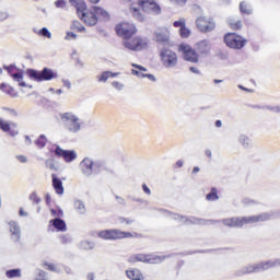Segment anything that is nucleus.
Here are the masks:
<instances>
[{"mask_svg": "<svg viewBox=\"0 0 280 280\" xmlns=\"http://www.w3.org/2000/svg\"><path fill=\"white\" fill-rule=\"evenodd\" d=\"M246 218H247V224H257V222H268V220L272 218V214L268 212H264L258 215H252Z\"/></svg>", "mask_w": 280, "mask_h": 280, "instance_id": "6ab92c4d", "label": "nucleus"}, {"mask_svg": "<svg viewBox=\"0 0 280 280\" xmlns=\"http://www.w3.org/2000/svg\"><path fill=\"white\" fill-rule=\"evenodd\" d=\"M178 51L187 62H192L194 65L200 62V54H198V51H196L189 44H179Z\"/></svg>", "mask_w": 280, "mask_h": 280, "instance_id": "20e7f679", "label": "nucleus"}, {"mask_svg": "<svg viewBox=\"0 0 280 280\" xmlns=\"http://www.w3.org/2000/svg\"><path fill=\"white\" fill-rule=\"evenodd\" d=\"M43 268L49 270L50 272H56V265L54 262H44Z\"/></svg>", "mask_w": 280, "mask_h": 280, "instance_id": "e433bc0d", "label": "nucleus"}, {"mask_svg": "<svg viewBox=\"0 0 280 280\" xmlns=\"http://www.w3.org/2000/svg\"><path fill=\"white\" fill-rule=\"evenodd\" d=\"M206 156H207L208 159H211V150H206Z\"/></svg>", "mask_w": 280, "mask_h": 280, "instance_id": "4d7b16f0", "label": "nucleus"}, {"mask_svg": "<svg viewBox=\"0 0 280 280\" xmlns=\"http://www.w3.org/2000/svg\"><path fill=\"white\" fill-rule=\"evenodd\" d=\"M112 86H114V89H118V91H120L121 86H124V85H121V83L115 81L112 83Z\"/></svg>", "mask_w": 280, "mask_h": 280, "instance_id": "09e8293b", "label": "nucleus"}, {"mask_svg": "<svg viewBox=\"0 0 280 280\" xmlns=\"http://www.w3.org/2000/svg\"><path fill=\"white\" fill-rule=\"evenodd\" d=\"M223 40L230 49H243L246 46L247 40L237 33H226Z\"/></svg>", "mask_w": 280, "mask_h": 280, "instance_id": "39448f33", "label": "nucleus"}, {"mask_svg": "<svg viewBox=\"0 0 280 280\" xmlns=\"http://www.w3.org/2000/svg\"><path fill=\"white\" fill-rule=\"evenodd\" d=\"M222 224H224V226H229L230 229H242V226H246L248 223L246 217H233L222 219Z\"/></svg>", "mask_w": 280, "mask_h": 280, "instance_id": "4468645a", "label": "nucleus"}, {"mask_svg": "<svg viewBox=\"0 0 280 280\" xmlns=\"http://www.w3.org/2000/svg\"><path fill=\"white\" fill-rule=\"evenodd\" d=\"M51 213H56V210H51Z\"/></svg>", "mask_w": 280, "mask_h": 280, "instance_id": "e2e57ef3", "label": "nucleus"}, {"mask_svg": "<svg viewBox=\"0 0 280 280\" xmlns=\"http://www.w3.org/2000/svg\"><path fill=\"white\" fill-rule=\"evenodd\" d=\"M4 110H8L12 117H19V113L15 109L4 108Z\"/></svg>", "mask_w": 280, "mask_h": 280, "instance_id": "49530a36", "label": "nucleus"}, {"mask_svg": "<svg viewBox=\"0 0 280 280\" xmlns=\"http://www.w3.org/2000/svg\"><path fill=\"white\" fill-rule=\"evenodd\" d=\"M215 126H217V128H222V121L221 120H217L215 121Z\"/></svg>", "mask_w": 280, "mask_h": 280, "instance_id": "6e6d98bb", "label": "nucleus"}, {"mask_svg": "<svg viewBox=\"0 0 280 280\" xmlns=\"http://www.w3.org/2000/svg\"><path fill=\"white\" fill-rule=\"evenodd\" d=\"M26 75H28V78L31 80H34L35 82H47L49 80H54V79L58 78V74L49 68H44L43 71L27 69Z\"/></svg>", "mask_w": 280, "mask_h": 280, "instance_id": "7ed1b4c3", "label": "nucleus"}, {"mask_svg": "<svg viewBox=\"0 0 280 280\" xmlns=\"http://www.w3.org/2000/svg\"><path fill=\"white\" fill-rule=\"evenodd\" d=\"M220 197L218 196V188H211V191L206 196V200L209 202H213L218 200Z\"/></svg>", "mask_w": 280, "mask_h": 280, "instance_id": "7c9ffc66", "label": "nucleus"}, {"mask_svg": "<svg viewBox=\"0 0 280 280\" xmlns=\"http://www.w3.org/2000/svg\"><path fill=\"white\" fill-rule=\"evenodd\" d=\"M61 119L67 122V128L70 132H78L80 130V119L78 116L71 113H65L61 115Z\"/></svg>", "mask_w": 280, "mask_h": 280, "instance_id": "9b49d317", "label": "nucleus"}, {"mask_svg": "<svg viewBox=\"0 0 280 280\" xmlns=\"http://www.w3.org/2000/svg\"><path fill=\"white\" fill-rule=\"evenodd\" d=\"M71 30L73 32H86V27H84L80 21H73L71 24Z\"/></svg>", "mask_w": 280, "mask_h": 280, "instance_id": "2f4dec72", "label": "nucleus"}, {"mask_svg": "<svg viewBox=\"0 0 280 280\" xmlns=\"http://www.w3.org/2000/svg\"><path fill=\"white\" fill-rule=\"evenodd\" d=\"M128 261L129 264H137L139 261L142 264H161L163 257L148 254H135L129 257Z\"/></svg>", "mask_w": 280, "mask_h": 280, "instance_id": "1a4fd4ad", "label": "nucleus"}, {"mask_svg": "<svg viewBox=\"0 0 280 280\" xmlns=\"http://www.w3.org/2000/svg\"><path fill=\"white\" fill-rule=\"evenodd\" d=\"M19 213H20V215H27V212H24L23 208L20 209Z\"/></svg>", "mask_w": 280, "mask_h": 280, "instance_id": "13d9d810", "label": "nucleus"}, {"mask_svg": "<svg viewBox=\"0 0 280 280\" xmlns=\"http://www.w3.org/2000/svg\"><path fill=\"white\" fill-rule=\"evenodd\" d=\"M160 58L162 65L167 69H173L178 65V55L172 49L163 48L160 51Z\"/></svg>", "mask_w": 280, "mask_h": 280, "instance_id": "0eeeda50", "label": "nucleus"}, {"mask_svg": "<svg viewBox=\"0 0 280 280\" xmlns=\"http://www.w3.org/2000/svg\"><path fill=\"white\" fill-rule=\"evenodd\" d=\"M142 189H143L144 194H147L148 196H150L152 194V191L149 189L148 185H145V184L142 185Z\"/></svg>", "mask_w": 280, "mask_h": 280, "instance_id": "de8ad7c7", "label": "nucleus"}, {"mask_svg": "<svg viewBox=\"0 0 280 280\" xmlns=\"http://www.w3.org/2000/svg\"><path fill=\"white\" fill-rule=\"evenodd\" d=\"M127 278L130 280H145V276L138 268L126 271Z\"/></svg>", "mask_w": 280, "mask_h": 280, "instance_id": "5701e85b", "label": "nucleus"}, {"mask_svg": "<svg viewBox=\"0 0 280 280\" xmlns=\"http://www.w3.org/2000/svg\"><path fill=\"white\" fill-rule=\"evenodd\" d=\"M12 79L14 82H19V86H26L25 81H23V72L18 71L13 74Z\"/></svg>", "mask_w": 280, "mask_h": 280, "instance_id": "473e14b6", "label": "nucleus"}, {"mask_svg": "<svg viewBox=\"0 0 280 280\" xmlns=\"http://www.w3.org/2000/svg\"><path fill=\"white\" fill-rule=\"evenodd\" d=\"M156 43L167 45L170 43V31L164 30L155 33Z\"/></svg>", "mask_w": 280, "mask_h": 280, "instance_id": "aec40b11", "label": "nucleus"}, {"mask_svg": "<svg viewBox=\"0 0 280 280\" xmlns=\"http://www.w3.org/2000/svg\"><path fill=\"white\" fill-rule=\"evenodd\" d=\"M80 165L83 174H86L88 176L93 174V160L85 158Z\"/></svg>", "mask_w": 280, "mask_h": 280, "instance_id": "4be33fe9", "label": "nucleus"}, {"mask_svg": "<svg viewBox=\"0 0 280 280\" xmlns=\"http://www.w3.org/2000/svg\"><path fill=\"white\" fill-rule=\"evenodd\" d=\"M56 8H67V1L65 0H57L55 1Z\"/></svg>", "mask_w": 280, "mask_h": 280, "instance_id": "a18cd8bd", "label": "nucleus"}, {"mask_svg": "<svg viewBox=\"0 0 280 280\" xmlns=\"http://www.w3.org/2000/svg\"><path fill=\"white\" fill-rule=\"evenodd\" d=\"M5 69L11 78L16 73V67L14 66H8Z\"/></svg>", "mask_w": 280, "mask_h": 280, "instance_id": "79ce46f5", "label": "nucleus"}, {"mask_svg": "<svg viewBox=\"0 0 280 280\" xmlns=\"http://www.w3.org/2000/svg\"><path fill=\"white\" fill-rule=\"evenodd\" d=\"M30 200H32L34 205H38L40 202V197H38V194L32 192L30 195Z\"/></svg>", "mask_w": 280, "mask_h": 280, "instance_id": "4c0bfd02", "label": "nucleus"}, {"mask_svg": "<svg viewBox=\"0 0 280 280\" xmlns=\"http://www.w3.org/2000/svg\"><path fill=\"white\" fill-rule=\"evenodd\" d=\"M269 268H272V262H261L258 265H249L246 267V270L244 271V275H250L253 272H259L261 270H268Z\"/></svg>", "mask_w": 280, "mask_h": 280, "instance_id": "a211bd4d", "label": "nucleus"}, {"mask_svg": "<svg viewBox=\"0 0 280 280\" xmlns=\"http://www.w3.org/2000/svg\"><path fill=\"white\" fill-rule=\"evenodd\" d=\"M174 27H179L180 38H189L191 36V31L187 27V22L185 19H179L173 23Z\"/></svg>", "mask_w": 280, "mask_h": 280, "instance_id": "f3484780", "label": "nucleus"}, {"mask_svg": "<svg viewBox=\"0 0 280 280\" xmlns=\"http://www.w3.org/2000/svg\"><path fill=\"white\" fill-rule=\"evenodd\" d=\"M199 32H213L215 30V22L211 18L200 16L196 21Z\"/></svg>", "mask_w": 280, "mask_h": 280, "instance_id": "ddd939ff", "label": "nucleus"}, {"mask_svg": "<svg viewBox=\"0 0 280 280\" xmlns=\"http://www.w3.org/2000/svg\"><path fill=\"white\" fill-rule=\"evenodd\" d=\"M189 71H191V73L200 74V70H198V68H196V67H190Z\"/></svg>", "mask_w": 280, "mask_h": 280, "instance_id": "603ef678", "label": "nucleus"}, {"mask_svg": "<svg viewBox=\"0 0 280 280\" xmlns=\"http://www.w3.org/2000/svg\"><path fill=\"white\" fill-rule=\"evenodd\" d=\"M240 11L242 12V14H252V12H253V11H250V9L248 8V4H246V2L240 3Z\"/></svg>", "mask_w": 280, "mask_h": 280, "instance_id": "c9c22d12", "label": "nucleus"}, {"mask_svg": "<svg viewBox=\"0 0 280 280\" xmlns=\"http://www.w3.org/2000/svg\"><path fill=\"white\" fill-rule=\"evenodd\" d=\"M39 35L44 36L45 38H51V33L49 32V30H47V27H43L39 31Z\"/></svg>", "mask_w": 280, "mask_h": 280, "instance_id": "ea45409f", "label": "nucleus"}, {"mask_svg": "<svg viewBox=\"0 0 280 280\" xmlns=\"http://www.w3.org/2000/svg\"><path fill=\"white\" fill-rule=\"evenodd\" d=\"M130 12H131L132 16L135 19H137V21H143L144 18H143V14L141 13V10H139L135 7H131Z\"/></svg>", "mask_w": 280, "mask_h": 280, "instance_id": "72a5a7b5", "label": "nucleus"}, {"mask_svg": "<svg viewBox=\"0 0 280 280\" xmlns=\"http://www.w3.org/2000/svg\"><path fill=\"white\" fill-rule=\"evenodd\" d=\"M197 51L200 56H207L209 55V51H211V45H209L207 40H201L197 44Z\"/></svg>", "mask_w": 280, "mask_h": 280, "instance_id": "b1692460", "label": "nucleus"}, {"mask_svg": "<svg viewBox=\"0 0 280 280\" xmlns=\"http://www.w3.org/2000/svg\"><path fill=\"white\" fill-rule=\"evenodd\" d=\"M122 1H130V0H122Z\"/></svg>", "mask_w": 280, "mask_h": 280, "instance_id": "69168bd1", "label": "nucleus"}, {"mask_svg": "<svg viewBox=\"0 0 280 280\" xmlns=\"http://www.w3.org/2000/svg\"><path fill=\"white\" fill-rule=\"evenodd\" d=\"M85 244H93V243L86 242Z\"/></svg>", "mask_w": 280, "mask_h": 280, "instance_id": "0e129e2a", "label": "nucleus"}, {"mask_svg": "<svg viewBox=\"0 0 280 280\" xmlns=\"http://www.w3.org/2000/svg\"><path fill=\"white\" fill-rule=\"evenodd\" d=\"M115 32L124 40L137 35V26L132 23L121 22L115 26Z\"/></svg>", "mask_w": 280, "mask_h": 280, "instance_id": "423d86ee", "label": "nucleus"}, {"mask_svg": "<svg viewBox=\"0 0 280 280\" xmlns=\"http://www.w3.org/2000/svg\"><path fill=\"white\" fill-rule=\"evenodd\" d=\"M118 222H119V224H127V225H129V224H132V222H135V220L126 219L124 217H120V218H118Z\"/></svg>", "mask_w": 280, "mask_h": 280, "instance_id": "a19ab883", "label": "nucleus"}, {"mask_svg": "<svg viewBox=\"0 0 280 280\" xmlns=\"http://www.w3.org/2000/svg\"><path fill=\"white\" fill-rule=\"evenodd\" d=\"M11 225V233H13V235H19V226L16 225V223L12 222L10 223Z\"/></svg>", "mask_w": 280, "mask_h": 280, "instance_id": "c03bdc74", "label": "nucleus"}, {"mask_svg": "<svg viewBox=\"0 0 280 280\" xmlns=\"http://www.w3.org/2000/svg\"><path fill=\"white\" fill-rule=\"evenodd\" d=\"M228 25L234 32H237L238 30H242L244 23L242 22V20L231 19V20H229Z\"/></svg>", "mask_w": 280, "mask_h": 280, "instance_id": "bb28decb", "label": "nucleus"}, {"mask_svg": "<svg viewBox=\"0 0 280 280\" xmlns=\"http://www.w3.org/2000/svg\"><path fill=\"white\" fill-rule=\"evenodd\" d=\"M117 75H119V73L105 71L101 75H98V82H106L108 78H117Z\"/></svg>", "mask_w": 280, "mask_h": 280, "instance_id": "c85d7f7f", "label": "nucleus"}, {"mask_svg": "<svg viewBox=\"0 0 280 280\" xmlns=\"http://www.w3.org/2000/svg\"><path fill=\"white\" fill-rule=\"evenodd\" d=\"M16 128H19L16 122H10L0 118V130H2V132H9L11 137H16V135H19V130H16Z\"/></svg>", "mask_w": 280, "mask_h": 280, "instance_id": "2eb2a0df", "label": "nucleus"}, {"mask_svg": "<svg viewBox=\"0 0 280 280\" xmlns=\"http://www.w3.org/2000/svg\"><path fill=\"white\" fill-rule=\"evenodd\" d=\"M74 209H78L79 213H83L85 211L84 203H82L81 201H75Z\"/></svg>", "mask_w": 280, "mask_h": 280, "instance_id": "58836bf2", "label": "nucleus"}, {"mask_svg": "<svg viewBox=\"0 0 280 280\" xmlns=\"http://www.w3.org/2000/svg\"><path fill=\"white\" fill-rule=\"evenodd\" d=\"M198 172H200V168L198 166H195L192 168V174H198Z\"/></svg>", "mask_w": 280, "mask_h": 280, "instance_id": "5fc2aeb1", "label": "nucleus"}, {"mask_svg": "<svg viewBox=\"0 0 280 280\" xmlns=\"http://www.w3.org/2000/svg\"><path fill=\"white\" fill-rule=\"evenodd\" d=\"M49 224L54 226L57 231H60L61 233H65L67 231V223L62 219H51L49 221Z\"/></svg>", "mask_w": 280, "mask_h": 280, "instance_id": "393cba45", "label": "nucleus"}, {"mask_svg": "<svg viewBox=\"0 0 280 280\" xmlns=\"http://www.w3.org/2000/svg\"><path fill=\"white\" fill-rule=\"evenodd\" d=\"M98 237H101V240H126L128 237H132V233L130 232H124L121 230H103L101 232H98Z\"/></svg>", "mask_w": 280, "mask_h": 280, "instance_id": "6e6552de", "label": "nucleus"}, {"mask_svg": "<svg viewBox=\"0 0 280 280\" xmlns=\"http://www.w3.org/2000/svg\"><path fill=\"white\" fill-rule=\"evenodd\" d=\"M91 3L97 4L100 0H90Z\"/></svg>", "mask_w": 280, "mask_h": 280, "instance_id": "052dcab7", "label": "nucleus"}, {"mask_svg": "<svg viewBox=\"0 0 280 280\" xmlns=\"http://www.w3.org/2000/svg\"><path fill=\"white\" fill-rule=\"evenodd\" d=\"M174 1V3H176L177 5H185V3H187V0H171Z\"/></svg>", "mask_w": 280, "mask_h": 280, "instance_id": "3c124183", "label": "nucleus"}, {"mask_svg": "<svg viewBox=\"0 0 280 280\" xmlns=\"http://www.w3.org/2000/svg\"><path fill=\"white\" fill-rule=\"evenodd\" d=\"M0 91H2V93H5L7 95H10L11 97H16V95H19V93H16V90H14V88H12V85L8 83H1Z\"/></svg>", "mask_w": 280, "mask_h": 280, "instance_id": "a878e982", "label": "nucleus"}, {"mask_svg": "<svg viewBox=\"0 0 280 280\" xmlns=\"http://www.w3.org/2000/svg\"><path fill=\"white\" fill-rule=\"evenodd\" d=\"M55 156L58 159H63L66 163H72V161H75L78 159V153L73 150H63L60 148V145L55 147Z\"/></svg>", "mask_w": 280, "mask_h": 280, "instance_id": "f8f14e48", "label": "nucleus"}, {"mask_svg": "<svg viewBox=\"0 0 280 280\" xmlns=\"http://www.w3.org/2000/svg\"><path fill=\"white\" fill-rule=\"evenodd\" d=\"M131 67H135L138 70L132 69L131 73L132 75H137V78H148V80H150L151 82H156V77H154V74H148V73H143L141 71H148V68L143 67V66H139L137 63H131Z\"/></svg>", "mask_w": 280, "mask_h": 280, "instance_id": "dca6fc26", "label": "nucleus"}, {"mask_svg": "<svg viewBox=\"0 0 280 280\" xmlns=\"http://www.w3.org/2000/svg\"><path fill=\"white\" fill-rule=\"evenodd\" d=\"M77 16L88 26L93 27L100 21H106L110 15L106 10L101 7H91L86 8V4L79 11H77Z\"/></svg>", "mask_w": 280, "mask_h": 280, "instance_id": "f257e3e1", "label": "nucleus"}, {"mask_svg": "<svg viewBox=\"0 0 280 280\" xmlns=\"http://www.w3.org/2000/svg\"><path fill=\"white\" fill-rule=\"evenodd\" d=\"M222 80L214 79V84H220Z\"/></svg>", "mask_w": 280, "mask_h": 280, "instance_id": "680f3d73", "label": "nucleus"}, {"mask_svg": "<svg viewBox=\"0 0 280 280\" xmlns=\"http://www.w3.org/2000/svg\"><path fill=\"white\" fill-rule=\"evenodd\" d=\"M138 5L148 14H161V4H158L154 0H138Z\"/></svg>", "mask_w": 280, "mask_h": 280, "instance_id": "9d476101", "label": "nucleus"}, {"mask_svg": "<svg viewBox=\"0 0 280 280\" xmlns=\"http://www.w3.org/2000/svg\"><path fill=\"white\" fill-rule=\"evenodd\" d=\"M122 45L129 51H144L150 46V39L141 35H133L127 39H124Z\"/></svg>", "mask_w": 280, "mask_h": 280, "instance_id": "f03ea898", "label": "nucleus"}, {"mask_svg": "<svg viewBox=\"0 0 280 280\" xmlns=\"http://www.w3.org/2000/svg\"><path fill=\"white\" fill-rule=\"evenodd\" d=\"M20 163H27V158L25 155H18Z\"/></svg>", "mask_w": 280, "mask_h": 280, "instance_id": "8fccbe9b", "label": "nucleus"}, {"mask_svg": "<svg viewBox=\"0 0 280 280\" xmlns=\"http://www.w3.org/2000/svg\"><path fill=\"white\" fill-rule=\"evenodd\" d=\"M52 178V187L59 196H62L65 194V187L62 186V179L58 178L56 174L51 175Z\"/></svg>", "mask_w": 280, "mask_h": 280, "instance_id": "412c9836", "label": "nucleus"}, {"mask_svg": "<svg viewBox=\"0 0 280 280\" xmlns=\"http://www.w3.org/2000/svg\"><path fill=\"white\" fill-rule=\"evenodd\" d=\"M36 280H47V272L39 270L37 273Z\"/></svg>", "mask_w": 280, "mask_h": 280, "instance_id": "37998d69", "label": "nucleus"}, {"mask_svg": "<svg viewBox=\"0 0 280 280\" xmlns=\"http://www.w3.org/2000/svg\"><path fill=\"white\" fill-rule=\"evenodd\" d=\"M67 36H70V38H78V35H75L73 32H68Z\"/></svg>", "mask_w": 280, "mask_h": 280, "instance_id": "864d4df0", "label": "nucleus"}, {"mask_svg": "<svg viewBox=\"0 0 280 280\" xmlns=\"http://www.w3.org/2000/svg\"><path fill=\"white\" fill-rule=\"evenodd\" d=\"M35 144L37 145V148H45L47 145V137H45V135H40L35 141Z\"/></svg>", "mask_w": 280, "mask_h": 280, "instance_id": "f704fd0d", "label": "nucleus"}, {"mask_svg": "<svg viewBox=\"0 0 280 280\" xmlns=\"http://www.w3.org/2000/svg\"><path fill=\"white\" fill-rule=\"evenodd\" d=\"M69 3L75 8L77 12L79 10H83L84 5H86V2L84 0H69Z\"/></svg>", "mask_w": 280, "mask_h": 280, "instance_id": "c756f323", "label": "nucleus"}, {"mask_svg": "<svg viewBox=\"0 0 280 280\" xmlns=\"http://www.w3.org/2000/svg\"><path fill=\"white\" fill-rule=\"evenodd\" d=\"M176 165H177V167H183V161H177Z\"/></svg>", "mask_w": 280, "mask_h": 280, "instance_id": "bf43d9fd", "label": "nucleus"}, {"mask_svg": "<svg viewBox=\"0 0 280 280\" xmlns=\"http://www.w3.org/2000/svg\"><path fill=\"white\" fill-rule=\"evenodd\" d=\"M7 279H19L22 277L21 269H10L5 271Z\"/></svg>", "mask_w": 280, "mask_h": 280, "instance_id": "cd10ccee", "label": "nucleus"}]
</instances>
